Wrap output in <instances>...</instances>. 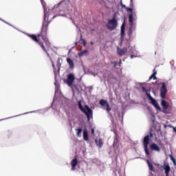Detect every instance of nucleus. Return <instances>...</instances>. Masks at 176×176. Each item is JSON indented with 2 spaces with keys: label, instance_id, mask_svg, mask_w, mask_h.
Listing matches in <instances>:
<instances>
[{
  "label": "nucleus",
  "instance_id": "obj_24",
  "mask_svg": "<svg viewBox=\"0 0 176 176\" xmlns=\"http://www.w3.org/2000/svg\"><path fill=\"white\" fill-rule=\"evenodd\" d=\"M86 53H87V50H82L78 53V56H79V57H82V56H85V54H86Z\"/></svg>",
  "mask_w": 176,
  "mask_h": 176
},
{
  "label": "nucleus",
  "instance_id": "obj_29",
  "mask_svg": "<svg viewBox=\"0 0 176 176\" xmlns=\"http://www.w3.org/2000/svg\"><path fill=\"white\" fill-rule=\"evenodd\" d=\"M54 69V75H56L57 74V69L55 68H53Z\"/></svg>",
  "mask_w": 176,
  "mask_h": 176
},
{
  "label": "nucleus",
  "instance_id": "obj_25",
  "mask_svg": "<svg viewBox=\"0 0 176 176\" xmlns=\"http://www.w3.org/2000/svg\"><path fill=\"white\" fill-rule=\"evenodd\" d=\"M56 67L58 68V72L60 73V68H61V63H58L56 64Z\"/></svg>",
  "mask_w": 176,
  "mask_h": 176
},
{
  "label": "nucleus",
  "instance_id": "obj_16",
  "mask_svg": "<svg viewBox=\"0 0 176 176\" xmlns=\"http://www.w3.org/2000/svg\"><path fill=\"white\" fill-rule=\"evenodd\" d=\"M82 135L85 141H89V133H87V130H83Z\"/></svg>",
  "mask_w": 176,
  "mask_h": 176
},
{
  "label": "nucleus",
  "instance_id": "obj_12",
  "mask_svg": "<svg viewBox=\"0 0 176 176\" xmlns=\"http://www.w3.org/2000/svg\"><path fill=\"white\" fill-rule=\"evenodd\" d=\"M150 101H151V104H152V105L155 107L157 111H160V106L159 105V103H157L156 100H155V98H153L151 100H150Z\"/></svg>",
  "mask_w": 176,
  "mask_h": 176
},
{
  "label": "nucleus",
  "instance_id": "obj_38",
  "mask_svg": "<svg viewBox=\"0 0 176 176\" xmlns=\"http://www.w3.org/2000/svg\"><path fill=\"white\" fill-rule=\"evenodd\" d=\"M76 45H78V42L76 43Z\"/></svg>",
  "mask_w": 176,
  "mask_h": 176
},
{
  "label": "nucleus",
  "instance_id": "obj_36",
  "mask_svg": "<svg viewBox=\"0 0 176 176\" xmlns=\"http://www.w3.org/2000/svg\"><path fill=\"white\" fill-rule=\"evenodd\" d=\"M131 5H133V0H131Z\"/></svg>",
  "mask_w": 176,
  "mask_h": 176
},
{
  "label": "nucleus",
  "instance_id": "obj_27",
  "mask_svg": "<svg viewBox=\"0 0 176 176\" xmlns=\"http://www.w3.org/2000/svg\"><path fill=\"white\" fill-rule=\"evenodd\" d=\"M111 64L113 65L114 68H116V65H118L116 61L111 62Z\"/></svg>",
  "mask_w": 176,
  "mask_h": 176
},
{
  "label": "nucleus",
  "instance_id": "obj_19",
  "mask_svg": "<svg viewBox=\"0 0 176 176\" xmlns=\"http://www.w3.org/2000/svg\"><path fill=\"white\" fill-rule=\"evenodd\" d=\"M161 105L164 110L168 109L169 107V104L166 102V100H162Z\"/></svg>",
  "mask_w": 176,
  "mask_h": 176
},
{
  "label": "nucleus",
  "instance_id": "obj_17",
  "mask_svg": "<svg viewBox=\"0 0 176 176\" xmlns=\"http://www.w3.org/2000/svg\"><path fill=\"white\" fill-rule=\"evenodd\" d=\"M155 69H153V74L150 76L148 80H151L152 79H153V80H156V79H157V77H156V75L157 74V72Z\"/></svg>",
  "mask_w": 176,
  "mask_h": 176
},
{
  "label": "nucleus",
  "instance_id": "obj_18",
  "mask_svg": "<svg viewBox=\"0 0 176 176\" xmlns=\"http://www.w3.org/2000/svg\"><path fill=\"white\" fill-rule=\"evenodd\" d=\"M67 61L69 65V68H71V69H74V60H72V59H71L70 58H67Z\"/></svg>",
  "mask_w": 176,
  "mask_h": 176
},
{
  "label": "nucleus",
  "instance_id": "obj_28",
  "mask_svg": "<svg viewBox=\"0 0 176 176\" xmlns=\"http://www.w3.org/2000/svg\"><path fill=\"white\" fill-rule=\"evenodd\" d=\"M142 91H145V93H147V92H148V90H147L146 89H145L144 87H142Z\"/></svg>",
  "mask_w": 176,
  "mask_h": 176
},
{
  "label": "nucleus",
  "instance_id": "obj_13",
  "mask_svg": "<svg viewBox=\"0 0 176 176\" xmlns=\"http://www.w3.org/2000/svg\"><path fill=\"white\" fill-rule=\"evenodd\" d=\"M72 170L75 171L76 166H78V158H74L71 162Z\"/></svg>",
  "mask_w": 176,
  "mask_h": 176
},
{
  "label": "nucleus",
  "instance_id": "obj_15",
  "mask_svg": "<svg viewBox=\"0 0 176 176\" xmlns=\"http://www.w3.org/2000/svg\"><path fill=\"white\" fill-rule=\"evenodd\" d=\"M146 163L148 166L149 170L155 173V167H153V164H152V163H151V161H149V160H147Z\"/></svg>",
  "mask_w": 176,
  "mask_h": 176
},
{
  "label": "nucleus",
  "instance_id": "obj_35",
  "mask_svg": "<svg viewBox=\"0 0 176 176\" xmlns=\"http://www.w3.org/2000/svg\"><path fill=\"white\" fill-rule=\"evenodd\" d=\"M134 57V55H131V58H133Z\"/></svg>",
  "mask_w": 176,
  "mask_h": 176
},
{
  "label": "nucleus",
  "instance_id": "obj_8",
  "mask_svg": "<svg viewBox=\"0 0 176 176\" xmlns=\"http://www.w3.org/2000/svg\"><path fill=\"white\" fill-rule=\"evenodd\" d=\"M100 105H101L102 107H107L106 111L107 112H109V111H111L112 109L111 108V106L109 105V103H108V102H107L105 100H100L99 102Z\"/></svg>",
  "mask_w": 176,
  "mask_h": 176
},
{
  "label": "nucleus",
  "instance_id": "obj_34",
  "mask_svg": "<svg viewBox=\"0 0 176 176\" xmlns=\"http://www.w3.org/2000/svg\"><path fill=\"white\" fill-rule=\"evenodd\" d=\"M91 133H92V134H94V129H91Z\"/></svg>",
  "mask_w": 176,
  "mask_h": 176
},
{
  "label": "nucleus",
  "instance_id": "obj_30",
  "mask_svg": "<svg viewBox=\"0 0 176 176\" xmlns=\"http://www.w3.org/2000/svg\"><path fill=\"white\" fill-rule=\"evenodd\" d=\"M121 8H124V9H126V8L127 7H126V5L121 3Z\"/></svg>",
  "mask_w": 176,
  "mask_h": 176
},
{
  "label": "nucleus",
  "instance_id": "obj_11",
  "mask_svg": "<svg viewBox=\"0 0 176 176\" xmlns=\"http://www.w3.org/2000/svg\"><path fill=\"white\" fill-rule=\"evenodd\" d=\"M150 149L151 151H155V152H160V147H159V146H157V144L155 143H151L150 144Z\"/></svg>",
  "mask_w": 176,
  "mask_h": 176
},
{
  "label": "nucleus",
  "instance_id": "obj_32",
  "mask_svg": "<svg viewBox=\"0 0 176 176\" xmlns=\"http://www.w3.org/2000/svg\"><path fill=\"white\" fill-rule=\"evenodd\" d=\"M41 2L43 5V6H45V1L44 0H41Z\"/></svg>",
  "mask_w": 176,
  "mask_h": 176
},
{
  "label": "nucleus",
  "instance_id": "obj_23",
  "mask_svg": "<svg viewBox=\"0 0 176 176\" xmlns=\"http://www.w3.org/2000/svg\"><path fill=\"white\" fill-rule=\"evenodd\" d=\"M76 131H77V133H76L77 137H82V128L78 129Z\"/></svg>",
  "mask_w": 176,
  "mask_h": 176
},
{
  "label": "nucleus",
  "instance_id": "obj_3",
  "mask_svg": "<svg viewBox=\"0 0 176 176\" xmlns=\"http://www.w3.org/2000/svg\"><path fill=\"white\" fill-rule=\"evenodd\" d=\"M152 137H153V133H152V132H150L149 135H146L143 140V146L144 152L146 153V156L151 155V153H149V148H148V145H149V138H152Z\"/></svg>",
  "mask_w": 176,
  "mask_h": 176
},
{
  "label": "nucleus",
  "instance_id": "obj_20",
  "mask_svg": "<svg viewBox=\"0 0 176 176\" xmlns=\"http://www.w3.org/2000/svg\"><path fill=\"white\" fill-rule=\"evenodd\" d=\"M95 142L99 148H102V145H104V142H102V139H99L98 142L97 141V140H96Z\"/></svg>",
  "mask_w": 176,
  "mask_h": 176
},
{
  "label": "nucleus",
  "instance_id": "obj_31",
  "mask_svg": "<svg viewBox=\"0 0 176 176\" xmlns=\"http://www.w3.org/2000/svg\"><path fill=\"white\" fill-rule=\"evenodd\" d=\"M164 28V25L160 26V31H163V29Z\"/></svg>",
  "mask_w": 176,
  "mask_h": 176
},
{
  "label": "nucleus",
  "instance_id": "obj_39",
  "mask_svg": "<svg viewBox=\"0 0 176 176\" xmlns=\"http://www.w3.org/2000/svg\"><path fill=\"white\" fill-rule=\"evenodd\" d=\"M175 133H176V129H175Z\"/></svg>",
  "mask_w": 176,
  "mask_h": 176
},
{
  "label": "nucleus",
  "instance_id": "obj_6",
  "mask_svg": "<svg viewBox=\"0 0 176 176\" xmlns=\"http://www.w3.org/2000/svg\"><path fill=\"white\" fill-rule=\"evenodd\" d=\"M125 10L126 12H130V14L129 16V24L131 27H133V18L135 17V13L133 12V8H125Z\"/></svg>",
  "mask_w": 176,
  "mask_h": 176
},
{
  "label": "nucleus",
  "instance_id": "obj_7",
  "mask_svg": "<svg viewBox=\"0 0 176 176\" xmlns=\"http://www.w3.org/2000/svg\"><path fill=\"white\" fill-rule=\"evenodd\" d=\"M74 82H75V74H69L67 75V78L66 80V83L67 85H69V87L74 85Z\"/></svg>",
  "mask_w": 176,
  "mask_h": 176
},
{
  "label": "nucleus",
  "instance_id": "obj_1",
  "mask_svg": "<svg viewBox=\"0 0 176 176\" xmlns=\"http://www.w3.org/2000/svg\"><path fill=\"white\" fill-rule=\"evenodd\" d=\"M47 28H49V22L44 21L40 33L37 34H27V35L29 38H31L34 42H36L47 54H49L47 53V49L50 47V43L47 37Z\"/></svg>",
  "mask_w": 176,
  "mask_h": 176
},
{
  "label": "nucleus",
  "instance_id": "obj_9",
  "mask_svg": "<svg viewBox=\"0 0 176 176\" xmlns=\"http://www.w3.org/2000/svg\"><path fill=\"white\" fill-rule=\"evenodd\" d=\"M163 168L165 170L166 176H168L170 174V171H171V168L170 167V164L167 162H164L163 165Z\"/></svg>",
  "mask_w": 176,
  "mask_h": 176
},
{
  "label": "nucleus",
  "instance_id": "obj_4",
  "mask_svg": "<svg viewBox=\"0 0 176 176\" xmlns=\"http://www.w3.org/2000/svg\"><path fill=\"white\" fill-rule=\"evenodd\" d=\"M107 28L109 31H113L118 28V20L115 16L112 19L108 21Z\"/></svg>",
  "mask_w": 176,
  "mask_h": 176
},
{
  "label": "nucleus",
  "instance_id": "obj_26",
  "mask_svg": "<svg viewBox=\"0 0 176 176\" xmlns=\"http://www.w3.org/2000/svg\"><path fill=\"white\" fill-rule=\"evenodd\" d=\"M146 96H147L148 100H152V98H153L152 97V96H151V94H150V93L146 92Z\"/></svg>",
  "mask_w": 176,
  "mask_h": 176
},
{
  "label": "nucleus",
  "instance_id": "obj_2",
  "mask_svg": "<svg viewBox=\"0 0 176 176\" xmlns=\"http://www.w3.org/2000/svg\"><path fill=\"white\" fill-rule=\"evenodd\" d=\"M78 108L81 111V112H83L85 115H86L87 118V120H90V119L93 118V110L89 107V106L85 105V108L82 105V102L80 100L78 101Z\"/></svg>",
  "mask_w": 176,
  "mask_h": 176
},
{
  "label": "nucleus",
  "instance_id": "obj_21",
  "mask_svg": "<svg viewBox=\"0 0 176 176\" xmlns=\"http://www.w3.org/2000/svg\"><path fill=\"white\" fill-rule=\"evenodd\" d=\"M79 43L80 45H83V46H86L87 43H86V40L83 39V36H80V40L79 41Z\"/></svg>",
  "mask_w": 176,
  "mask_h": 176
},
{
  "label": "nucleus",
  "instance_id": "obj_22",
  "mask_svg": "<svg viewBox=\"0 0 176 176\" xmlns=\"http://www.w3.org/2000/svg\"><path fill=\"white\" fill-rule=\"evenodd\" d=\"M125 27L126 25H124V22L121 26V36H123V35H124Z\"/></svg>",
  "mask_w": 176,
  "mask_h": 176
},
{
  "label": "nucleus",
  "instance_id": "obj_10",
  "mask_svg": "<svg viewBox=\"0 0 176 176\" xmlns=\"http://www.w3.org/2000/svg\"><path fill=\"white\" fill-rule=\"evenodd\" d=\"M127 53V47L120 48L119 47H117V54L118 56H124Z\"/></svg>",
  "mask_w": 176,
  "mask_h": 176
},
{
  "label": "nucleus",
  "instance_id": "obj_33",
  "mask_svg": "<svg viewBox=\"0 0 176 176\" xmlns=\"http://www.w3.org/2000/svg\"><path fill=\"white\" fill-rule=\"evenodd\" d=\"M52 68H56V66L54 65V63H53V61H52Z\"/></svg>",
  "mask_w": 176,
  "mask_h": 176
},
{
  "label": "nucleus",
  "instance_id": "obj_5",
  "mask_svg": "<svg viewBox=\"0 0 176 176\" xmlns=\"http://www.w3.org/2000/svg\"><path fill=\"white\" fill-rule=\"evenodd\" d=\"M168 82H163L161 83L162 87L160 89V97L162 98H166V95L167 94V87L166 85H167Z\"/></svg>",
  "mask_w": 176,
  "mask_h": 176
},
{
  "label": "nucleus",
  "instance_id": "obj_37",
  "mask_svg": "<svg viewBox=\"0 0 176 176\" xmlns=\"http://www.w3.org/2000/svg\"><path fill=\"white\" fill-rule=\"evenodd\" d=\"M91 45H93V42H91Z\"/></svg>",
  "mask_w": 176,
  "mask_h": 176
},
{
  "label": "nucleus",
  "instance_id": "obj_14",
  "mask_svg": "<svg viewBox=\"0 0 176 176\" xmlns=\"http://www.w3.org/2000/svg\"><path fill=\"white\" fill-rule=\"evenodd\" d=\"M114 134H116V136L113 140V146L115 148L116 145L119 144V135H118V133H116V131H114Z\"/></svg>",
  "mask_w": 176,
  "mask_h": 176
}]
</instances>
